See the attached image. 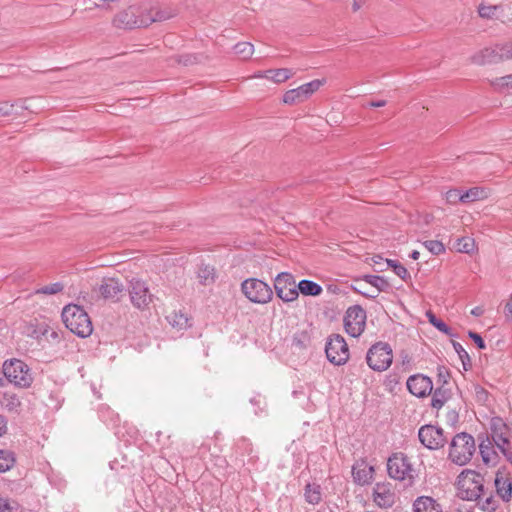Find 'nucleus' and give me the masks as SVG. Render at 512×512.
<instances>
[{
  "instance_id": "34",
  "label": "nucleus",
  "mask_w": 512,
  "mask_h": 512,
  "mask_svg": "<svg viewBox=\"0 0 512 512\" xmlns=\"http://www.w3.org/2000/svg\"><path fill=\"white\" fill-rule=\"evenodd\" d=\"M15 454L10 450H0V473L9 471L15 464Z\"/></svg>"
},
{
  "instance_id": "43",
  "label": "nucleus",
  "mask_w": 512,
  "mask_h": 512,
  "mask_svg": "<svg viewBox=\"0 0 512 512\" xmlns=\"http://www.w3.org/2000/svg\"><path fill=\"white\" fill-rule=\"evenodd\" d=\"M500 56V61H506L512 59V42H505L497 44Z\"/></svg>"
},
{
  "instance_id": "46",
  "label": "nucleus",
  "mask_w": 512,
  "mask_h": 512,
  "mask_svg": "<svg viewBox=\"0 0 512 512\" xmlns=\"http://www.w3.org/2000/svg\"><path fill=\"white\" fill-rule=\"evenodd\" d=\"M498 6L496 5H480L478 8V13L480 17L490 19L495 15V12L497 11Z\"/></svg>"
},
{
  "instance_id": "22",
  "label": "nucleus",
  "mask_w": 512,
  "mask_h": 512,
  "mask_svg": "<svg viewBox=\"0 0 512 512\" xmlns=\"http://www.w3.org/2000/svg\"><path fill=\"white\" fill-rule=\"evenodd\" d=\"M494 484L499 497L508 502L512 496V482L505 472L498 471L495 476Z\"/></svg>"
},
{
  "instance_id": "4",
  "label": "nucleus",
  "mask_w": 512,
  "mask_h": 512,
  "mask_svg": "<svg viewBox=\"0 0 512 512\" xmlns=\"http://www.w3.org/2000/svg\"><path fill=\"white\" fill-rule=\"evenodd\" d=\"M387 471L391 478L412 486L416 477L409 458L401 452L393 453L387 461Z\"/></svg>"
},
{
  "instance_id": "38",
  "label": "nucleus",
  "mask_w": 512,
  "mask_h": 512,
  "mask_svg": "<svg viewBox=\"0 0 512 512\" xmlns=\"http://www.w3.org/2000/svg\"><path fill=\"white\" fill-rule=\"evenodd\" d=\"M386 263L388 267H391L393 269V272L399 276L402 280L407 281L411 278L409 272L407 269L398 261L392 260V259H386Z\"/></svg>"
},
{
  "instance_id": "17",
  "label": "nucleus",
  "mask_w": 512,
  "mask_h": 512,
  "mask_svg": "<svg viewBox=\"0 0 512 512\" xmlns=\"http://www.w3.org/2000/svg\"><path fill=\"white\" fill-rule=\"evenodd\" d=\"M146 19H148V26L155 22H163L169 20L177 15V10L169 6H160L158 4L144 3Z\"/></svg>"
},
{
  "instance_id": "45",
  "label": "nucleus",
  "mask_w": 512,
  "mask_h": 512,
  "mask_svg": "<svg viewBox=\"0 0 512 512\" xmlns=\"http://www.w3.org/2000/svg\"><path fill=\"white\" fill-rule=\"evenodd\" d=\"M491 84L496 90L512 88V74L496 78L491 82Z\"/></svg>"
},
{
  "instance_id": "13",
  "label": "nucleus",
  "mask_w": 512,
  "mask_h": 512,
  "mask_svg": "<svg viewBox=\"0 0 512 512\" xmlns=\"http://www.w3.org/2000/svg\"><path fill=\"white\" fill-rule=\"evenodd\" d=\"M324 83L325 79H315L295 89L288 90L283 95V102L289 105L304 102L314 92H316Z\"/></svg>"
},
{
  "instance_id": "54",
  "label": "nucleus",
  "mask_w": 512,
  "mask_h": 512,
  "mask_svg": "<svg viewBox=\"0 0 512 512\" xmlns=\"http://www.w3.org/2000/svg\"><path fill=\"white\" fill-rule=\"evenodd\" d=\"M505 316L509 321H512V295L505 306Z\"/></svg>"
},
{
  "instance_id": "32",
  "label": "nucleus",
  "mask_w": 512,
  "mask_h": 512,
  "mask_svg": "<svg viewBox=\"0 0 512 512\" xmlns=\"http://www.w3.org/2000/svg\"><path fill=\"white\" fill-rule=\"evenodd\" d=\"M1 405L9 412H18L21 407L19 397L14 393L5 392L2 396Z\"/></svg>"
},
{
  "instance_id": "36",
  "label": "nucleus",
  "mask_w": 512,
  "mask_h": 512,
  "mask_svg": "<svg viewBox=\"0 0 512 512\" xmlns=\"http://www.w3.org/2000/svg\"><path fill=\"white\" fill-rule=\"evenodd\" d=\"M234 53L242 59H248L254 52V47L250 42H239L233 47Z\"/></svg>"
},
{
  "instance_id": "10",
  "label": "nucleus",
  "mask_w": 512,
  "mask_h": 512,
  "mask_svg": "<svg viewBox=\"0 0 512 512\" xmlns=\"http://www.w3.org/2000/svg\"><path fill=\"white\" fill-rule=\"evenodd\" d=\"M327 359L334 365H344L349 359V349L345 339L339 335H332L325 346Z\"/></svg>"
},
{
  "instance_id": "41",
  "label": "nucleus",
  "mask_w": 512,
  "mask_h": 512,
  "mask_svg": "<svg viewBox=\"0 0 512 512\" xmlns=\"http://www.w3.org/2000/svg\"><path fill=\"white\" fill-rule=\"evenodd\" d=\"M453 348L455 352L458 354L460 360L462 361V364L465 369H467V366H471V359L468 354V352L464 349V347L459 342H453Z\"/></svg>"
},
{
  "instance_id": "24",
  "label": "nucleus",
  "mask_w": 512,
  "mask_h": 512,
  "mask_svg": "<svg viewBox=\"0 0 512 512\" xmlns=\"http://www.w3.org/2000/svg\"><path fill=\"white\" fill-rule=\"evenodd\" d=\"M413 512H443L442 506L432 497L420 496L413 503Z\"/></svg>"
},
{
  "instance_id": "33",
  "label": "nucleus",
  "mask_w": 512,
  "mask_h": 512,
  "mask_svg": "<svg viewBox=\"0 0 512 512\" xmlns=\"http://www.w3.org/2000/svg\"><path fill=\"white\" fill-rule=\"evenodd\" d=\"M266 73V77L275 83H282L293 76L292 71L288 68L270 69Z\"/></svg>"
},
{
  "instance_id": "57",
  "label": "nucleus",
  "mask_w": 512,
  "mask_h": 512,
  "mask_svg": "<svg viewBox=\"0 0 512 512\" xmlns=\"http://www.w3.org/2000/svg\"><path fill=\"white\" fill-rule=\"evenodd\" d=\"M385 105H386L385 100L371 101L368 103L369 107H374V108L383 107Z\"/></svg>"
},
{
  "instance_id": "49",
  "label": "nucleus",
  "mask_w": 512,
  "mask_h": 512,
  "mask_svg": "<svg viewBox=\"0 0 512 512\" xmlns=\"http://www.w3.org/2000/svg\"><path fill=\"white\" fill-rule=\"evenodd\" d=\"M468 336L475 342L476 346L479 349L483 350L486 348V344L480 334L473 331H469Z\"/></svg>"
},
{
  "instance_id": "2",
  "label": "nucleus",
  "mask_w": 512,
  "mask_h": 512,
  "mask_svg": "<svg viewBox=\"0 0 512 512\" xmlns=\"http://www.w3.org/2000/svg\"><path fill=\"white\" fill-rule=\"evenodd\" d=\"M460 496L469 501L477 500L485 496L484 478L474 470H464L457 478Z\"/></svg>"
},
{
  "instance_id": "28",
  "label": "nucleus",
  "mask_w": 512,
  "mask_h": 512,
  "mask_svg": "<svg viewBox=\"0 0 512 512\" xmlns=\"http://www.w3.org/2000/svg\"><path fill=\"white\" fill-rule=\"evenodd\" d=\"M50 331V325L46 322L30 323L27 327L26 334L36 340H40L47 336Z\"/></svg>"
},
{
  "instance_id": "30",
  "label": "nucleus",
  "mask_w": 512,
  "mask_h": 512,
  "mask_svg": "<svg viewBox=\"0 0 512 512\" xmlns=\"http://www.w3.org/2000/svg\"><path fill=\"white\" fill-rule=\"evenodd\" d=\"M488 197V191L482 187H472L466 192L462 193L461 202L471 203L478 200H483Z\"/></svg>"
},
{
  "instance_id": "7",
  "label": "nucleus",
  "mask_w": 512,
  "mask_h": 512,
  "mask_svg": "<svg viewBox=\"0 0 512 512\" xmlns=\"http://www.w3.org/2000/svg\"><path fill=\"white\" fill-rule=\"evenodd\" d=\"M393 354L388 343L377 342L372 345L367 354L366 361L368 366L378 372L387 370L392 364Z\"/></svg>"
},
{
  "instance_id": "12",
  "label": "nucleus",
  "mask_w": 512,
  "mask_h": 512,
  "mask_svg": "<svg viewBox=\"0 0 512 512\" xmlns=\"http://www.w3.org/2000/svg\"><path fill=\"white\" fill-rule=\"evenodd\" d=\"M365 325L366 311L359 305L349 307L344 318L346 332L352 337H358L363 333Z\"/></svg>"
},
{
  "instance_id": "6",
  "label": "nucleus",
  "mask_w": 512,
  "mask_h": 512,
  "mask_svg": "<svg viewBox=\"0 0 512 512\" xmlns=\"http://www.w3.org/2000/svg\"><path fill=\"white\" fill-rule=\"evenodd\" d=\"M3 374L10 383L18 388H28L33 382L31 369L19 359L6 360L3 364Z\"/></svg>"
},
{
  "instance_id": "40",
  "label": "nucleus",
  "mask_w": 512,
  "mask_h": 512,
  "mask_svg": "<svg viewBox=\"0 0 512 512\" xmlns=\"http://www.w3.org/2000/svg\"><path fill=\"white\" fill-rule=\"evenodd\" d=\"M457 249L461 253H471L475 249V241L472 238H461L457 242Z\"/></svg>"
},
{
  "instance_id": "18",
  "label": "nucleus",
  "mask_w": 512,
  "mask_h": 512,
  "mask_svg": "<svg viewBox=\"0 0 512 512\" xmlns=\"http://www.w3.org/2000/svg\"><path fill=\"white\" fill-rule=\"evenodd\" d=\"M373 500L381 508L392 507L395 503V493L390 484L376 483L373 488Z\"/></svg>"
},
{
  "instance_id": "42",
  "label": "nucleus",
  "mask_w": 512,
  "mask_h": 512,
  "mask_svg": "<svg viewBox=\"0 0 512 512\" xmlns=\"http://www.w3.org/2000/svg\"><path fill=\"white\" fill-rule=\"evenodd\" d=\"M63 290V285L60 282H55L49 285H45L36 290L37 294L54 295Z\"/></svg>"
},
{
  "instance_id": "16",
  "label": "nucleus",
  "mask_w": 512,
  "mask_h": 512,
  "mask_svg": "<svg viewBox=\"0 0 512 512\" xmlns=\"http://www.w3.org/2000/svg\"><path fill=\"white\" fill-rule=\"evenodd\" d=\"M406 385L409 392L418 398L430 395L433 390V382L431 378L423 374L410 376L407 379Z\"/></svg>"
},
{
  "instance_id": "26",
  "label": "nucleus",
  "mask_w": 512,
  "mask_h": 512,
  "mask_svg": "<svg viewBox=\"0 0 512 512\" xmlns=\"http://www.w3.org/2000/svg\"><path fill=\"white\" fill-rule=\"evenodd\" d=\"M298 294L301 293L304 296H319L323 292V288L318 283L303 279L297 284Z\"/></svg>"
},
{
  "instance_id": "15",
  "label": "nucleus",
  "mask_w": 512,
  "mask_h": 512,
  "mask_svg": "<svg viewBox=\"0 0 512 512\" xmlns=\"http://www.w3.org/2000/svg\"><path fill=\"white\" fill-rule=\"evenodd\" d=\"M418 437L420 442L431 450L439 449L446 443L443 429L433 425L422 426L418 431Z\"/></svg>"
},
{
  "instance_id": "23",
  "label": "nucleus",
  "mask_w": 512,
  "mask_h": 512,
  "mask_svg": "<svg viewBox=\"0 0 512 512\" xmlns=\"http://www.w3.org/2000/svg\"><path fill=\"white\" fill-rule=\"evenodd\" d=\"M123 291V284L116 278H104L99 286V293L103 298L116 297Z\"/></svg>"
},
{
  "instance_id": "50",
  "label": "nucleus",
  "mask_w": 512,
  "mask_h": 512,
  "mask_svg": "<svg viewBox=\"0 0 512 512\" xmlns=\"http://www.w3.org/2000/svg\"><path fill=\"white\" fill-rule=\"evenodd\" d=\"M14 114V104L8 102L0 104V116H10Z\"/></svg>"
},
{
  "instance_id": "51",
  "label": "nucleus",
  "mask_w": 512,
  "mask_h": 512,
  "mask_svg": "<svg viewBox=\"0 0 512 512\" xmlns=\"http://www.w3.org/2000/svg\"><path fill=\"white\" fill-rule=\"evenodd\" d=\"M236 447L238 449H241L243 450L244 452H247V453H250L252 448H251V443L249 442L248 439L242 437L240 438L237 443H236Z\"/></svg>"
},
{
  "instance_id": "35",
  "label": "nucleus",
  "mask_w": 512,
  "mask_h": 512,
  "mask_svg": "<svg viewBox=\"0 0 512 512\" xmlns=\"http://www.w3.org/2000/svg\"><path fill=\"white\" fill-rule=\"evenodd\" d=\"M363 281L376 288L377 292L386 291L389 288V282L379 275H364Z\"/></svg>"
},
{
  "instance_id": "31",
  "label": "nucleus",
  "mask_w": 512,
  "mask_h": 512,
  "mask_svg": "<svg viewBox=\"0 0 512 512\" xmlns=\"http://www.w3.org/2000/svg\"><path fill=\"white\" fill-rule=\"evenodd\" d=\"M450 399V390L444 386L435 389L432 399L431 406L435 409H440Z\"/></svg>"
},
{
  "instance_id": "11",
  "label": "nucleus",
  "mask_w": 512,
  "mask_h": 512,
  "mask_svg": "<svg viewBox=\"0 0 512 512\" xmlns=\"http://www.w3.org/2000/svg\"><path fill=\"white\" fill-rule=\"evenodd\" d=\"M274 288L277 296L284 302H292L298 298L297 284L291 273H279L275 278Z\"/></svg>"
},
{
  "instance_id": "48",
  "label": "nucleus",
  "mask_w": 512,
  "mask_h": 512,
  "mask_svg": "<svg viewBox=\"0 0 512 512\" xmlns=\"http://www.w3.org/2000/svg\"><path fill=\"white\" fill-rule=\"evenodd\" d=\"M12 504L9 499L0 497V512H17Z\"/></svg>"
},
{
  "instance_id": "8",
  "label": "nucleus",
  "mask_w": 512,
  "mask_h": 512,
  "mask_svg": "<svg viewBox=\"0 0 512 512\" xmlns=\"http://www.w3.org/2000/svg\"><path fill=\"white\" fill-rule=\"evenodd\" d=\"M490 439L495 443L497 448L503 453L506 459L512 464L511 443L509 440V427L501 418H493L490 425Z\"/></svg>"
},
{
  "instance_id": "55",
  "label": "nucleus",
  "mask_w": 512,
  "mask_h": 512,
  "mask_svg": "<svg viewBox=\"0 0 512 512\" xmlns=\"http://www.w3.org/2000/svg\"><path fill=\"white\" fill-rule=\"evenodd\" d=\"M7 431V421L4 416L0 415V437Z\"/></svg>"
},
{
  "instance_id": "60",
  "label": "nucleus",
  "mask_w": 512,
  "mask_h": 512,
  "mask_svg": "<svg viewBox=\"0 0 512 512\" xmlns=\"http://www.w3.org/2000/svg\"><path fill=\"white\" fill-rule=\"evenodd\" d=\"M447 376L448 375H445L442 373V371L439 369V373H438V377H439V381H443L444 384L447 383Z\"/></svg>"
},
{
  "instance_id": "19",
  "label": "nucleus",
  "mask_w": 512,
  "mask_h": 512,
  "mask_svg": "<svg viewBox=\"0 0 512 512\" xmlns=\"http://www.w3.org/2000/svg\"><path fill=\"white\" fill-rule=\"evenodd\" d=\"M374 474V467L367 465L364 460L357 461L352 466V476L354 482L364 486L371 483Z\"/></svg>"
},
{
  "instance_id": "21",
  "label": "nucleus",
  "mask_w": 512,
  "mask_h": 512,
  "mask_svg": "<svg viewBox=\"0 0 512 512\" xmlns=\"http://www.w3.org/2000/svg\"><path fill=\"white\" fill-rule=\"evenodd\" d=\"M480 444H479V451L482 457V460L485 464H496L498 455L495 451V443L490 439L488 435L486 436H479Z\"/></svg>"
},
{
  "instance_id": "64",
  "label": "nucleus",
  "mask_w": 512,
  "mask_h": 512,
  "mask_svg": "<svg viewBox=\"0 0 512 512\" xmlns=\"http://www.w3.org/2000/svg\"><path fill=\"white\" fill-rule=\"evenodd\" d=\"M377 258H378V259H377V260H375V263L380 262V259H382V257H381V256H377Z\"/></svg>"
},
{
  "instance_id": "14",
  "label": "nucleus",
  "mask_w": 512,
  "mask_h": 512,
  "mask_svg": "<svg viewBox=\"0 0 512 512\" xmlns=\"http://www.w3.org/2000/svg\"><path fill=\"white\" fill-rule=\"evenodd\" d=\"M129 295L132 305L140 310L148 308L153 300V295L146 283L138 279H133L130 282Z\"/></svg>"
},
{
  "instance_id": "5",
  "label": "nucleus",
  "mask_w": 512,
  "mask_h": 512,
  "mask_svg": "<svg viewBox=\"0 0 512 512\" xmlns=\"http://www.w3.org/2000/svg\"><path fill=\"white\" fill-rule=\"evenodd\" d=\"M148 12L144 3L132 5L127 9L118 12L113 18V25L119 29H136L148 27V19L145 13Z\"/></svg>"
},
{
  "instance_id": "9",
  "label": "nucleus",
  "mask_w": 512,
  "mask_h": 512,
  "mask_svg": "<svg viewBox=\"0 0 512 512\" xmlns=\"http://www.w3.org/2000/svg\"><path fill=\"white\" fill-rule=\"evenodd\" d=\"M243 294L254 303L264 304L271 300L273 292L270 286L262 280L251 278L242 282Z\"/></svg>"
},
{
  "instance_id": "47",
  "label": "nucleus",
  "mask_w": 512,
  "mask_h": 512,
  "mask_svg": "<svg viewBox=\"0 0 512 512\" xmlns=\"http://www.w3.org/2000/svg\"><path fill=\"white\" fill-rule=\"evenodd\" d=\"M462 192L459 189H450L446 192L445 198L446 201L450 204H456L457 202H461Z\"/></svg>"
},
{
  "instance_id": "62",
  "label": "nucleus",
  "mask_w": 512,
  "mask_h": 512,
  "mask_svg": "<svg viewBox=\"0 0 512 512\" xmlns=\"http://www.w3.org/2000/svg\"><path fill=\"white\" fill-rule=\"evenodd\" d=\"M455 512H473L471 508L462 507L457 509Z\"/></svg>"
},
{
  "instance_id": "56",
  "label": "nucleus",
  "mask_w": 512,
  "mask_h": 512,
  "mask_svg": "<svg viewBox=\"0 0 512 512\" xmlns=\"http://www.w3.org/2000/svg\"><path fill=\"white\" fill-rule=\"evenodd\" d=\"M471 314L475 317L482 316L484 314V309L481 306H476L471 310Z\"/></svg>"
},
{
  "instance_id": "37",
  "label": "nucleus",
  "mask_w": 512,
  "mask_h": 512,
  "mask_svg": "<svg viewBox=\"0 0 512 512\" xmlns=\"http://www.w3.org/2000/svg\"><path fill=\"white\" fill-rule=\"evenodd\" d=\"M426 316L429 323L432 324L435 328L446 335H451V329L449 326L441 319H438L432 311H427Z\"/></svg>"
},
{
  "instance_id": "1",
  "label": "nucleus",
  "mask_w": 512,
  "mask_h": 512,
  "mask_svg": "<svg viewBox=\"0 0 512 512\" xmlns=\"http://www.w3.org/2000/svg\"><path fill=\"white\" fill-rule=\"evenodd\" d=\"M61 316L66 328L75 335L86 338L92 334V322L81 306L68 304L63 308Z\"/></svg>"
},
{
  "instance_id": "59",
  "label": "nucleus",
  "mask_w": 512,
  "mask_h": 512,
  "mask_svg": "<svg viewBox=\"0 0 512 512\" xmlns=\"http://www.w3.org/2000/svg\"><path fill=\"white\" fill-rule=\"evenodd\" d=\"M362 295H364L365 297H368V298H376L378 296V293L376 291V293L372 294V292H369V293H366V292H362V291H359Z\"/></svg>"
},
{
  "instance_id": "53",
  "label": "nucleus",
  "mask_w": 512,
  "mask_h": 512,
  "mask_svg": "<svg viewBox=\"0 0 512 512\" xmlns=\"http://www.w3.org/2000/svg\"><path fill=\"white\" fill-rule=\"evenodd\" d=\"M45 338L47 340H51L52 342H59L60 341L59 333L56 330L52 329L51 327H50V331H49L48 335L45 336Z\"/></svg>"
},
{
  "instance_id": "52",
  "label": "nucleus",
  "mask_w": 512,
  "mask_h": 512,
  "mask_svg": "<svg viewBox=\"0 0 512 512\" xmlns=\"http://www.w3.org/2000/svg\"><path fill=\"white\" fill-rule=\"evenodd\" d=\"M475 394L479 400H486L488 396V392L481 387L480 385H475L474 387Z\"/></svg>"
},
{
  "instance_id": "61",
  "label": "nucleus",
  "mask_w": 512,
  "mask_h": 512,
  "mask_svg": "<svg viewBox=\"0 0 512 512\" xmlns=\"http://www.w3.org/2000/svg\"><path fill=\"white\" fill-rule=\"evenodd\" d=\"M410 258L413 259V260H418L419 259V256H420V253L417 251V250H413L411 253H410Z\"/></svg>"
},
{
  "instance_id": "3",
  "label": "nucleus",
  "mask_w": 512,
  "mask_h": 512,
  "mask_svg": "<svg viewBox=\"0 0 512 512\" xmlns=\"http://www.w3.org/2000/svg\"><path fill=\"white\" fill-rule=\"evenodd\" d=\"M475 450L474 438L466 432L458 433L451 441L449 459L457 465H465L472 459Z\"/></svg>"
},
{
  "instance_id": "44",
  "label": "nucleus",
  "mask_w": 512,
  "mask_h": 512,
  "mask_svg": "<svg viewBox=\"0 0 512 512\" xmlns=\"http://www.w3.org/2000/svg\"><path fill=\"white\" fill-rule=\"evenodd\" d=\"M423 245L433 255H440L445 251L443 243L438 240H427L423 243Z\"/></svg>"
},
{
  "instance_id": "29",
  "label": "nucleus",
  "mask_w": 512,
  "mask_h": 512,
  "mask_svg": "<svg viewBox=\"0 0 512 512\" xmlns=\"http://www.w3.org/2000/svg\"><path fill=\"white\" fill-rule=\"evenodd\" d=\"M197 276L200 284L205 286L213 284L216 279L215 268L211 265L202 264L198 268Z\"/></svg>"
},
{
  "instance_id": "25",
  "label": "nucleus",
  "mask_w": 512,
  "mask_h": 512,
  "mask_svg": "<svg viewBox=\"0 0 512 512\" xmlns=\"http://www.w3.org/2000/svg\"><path fill=\"white\" fill-rule=\"evenodd\" d=\"M305 501L313 506L322 501V489L317 483H307L304 487Z\"/></svg>"
},
{
  "instance_id": "58",
  "label": "nucleus",
  "mask_w": 512,
  "mask_h": 512,
  "mask_svg": "<svg viewBox=\"0 0 512 512\" xmlns=\"http://www.w3.org/2000/svg\"><path fill=\"white\" fill-rule=\"evenodd\" d=\"M362 7V2L359 0H354L352 3V9L353 11H358Z\"/></svg>"
},
{
  "instance_id": "20",
  "label": "nucleus",
  "mask_w": 512,
  "mask_h": 512,
  "mask_svg": "<svg viewBox=\"0 0 512 512\" xmlns=\"http://www.w3.org/2000/svg\"><path fill=\"white\" fill-rule=\"evenodd\" d=\"M497 44L491 47L484 48L472 56V62L477 65H489L501 62L500 54Z\"/></svg>"
},
{
  "instance_id": "27",
  "label": "nucleus",
  "mask_w": 512,
  "mask_h": 512,
  "mask_svg": "<svg viewBox=\"0 0 512 512\" xmlns=\"http://www.w3.org/2000/svg\"><path fill=\"white\" fill-rule=\"evenodd\" d=\"M166 319L177 330H184L190 326L188 316L181 310L171 312Z\"/></svg>"
},
{
  "instance_id": "63",
  "label": "nucleus",
  "mask_w": 512,
  "mask_h": 512,
  "mask_svg": "<svg viewBox=\"0 0 512 512\" xmlns=\"http://www.w3.org/2000/svg\"><path fill=\"white\" fill-rule=\"evenodd\" d=\"M391 383H398V381L394 378V379H390L389 380Z\"/></svg>"
},
{
  "instance_id": "39",
  "label": "nucleus",
  "mask_w": 512,
  "mask_h": 512,
  "mask_svg": "<svg viewBox=\"0 0 512 512\" xmlns=\"http://www.w3.org/2000/svg\"><path fill=\"white\" fill-rule=\"evenodd\" d=\"M480 509L485 512H494L497 508V501L492 495L487 496L485 499L480 497L477 499Z\"/></svg>"
}]
</instances>
